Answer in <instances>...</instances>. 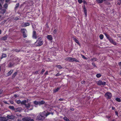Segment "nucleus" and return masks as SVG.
<instances>
[{
    "mask_svg": "<svg viewBox=\"0 0 121 121\" xmlns=\"http://www.w3.org/2000/svg\"><path fill=\"white\" fill-rule=\"evenodd\" d=\"M42 38L41 37H39L36 42H35V44L36 46H40L43 43V41L41 40Z\"/></svg>",
    "mask_w": 121,
    "mask_h": 121,
    "instance_id": "obj_1",
    "label": "nucleus"
},
{
    "mask_svg": "<svg viewBox=\"0 0 121 121\" xmlns=\"http://www.w3.org/2000/svg\"><path fill=\"white\" fill-rule=\"evenodd\" d=\"M50 113L49 112L46 113L45 111H44L40 113L39 114L41 115V116L44 119Z\"/></svg>",
    "mask_w": 121,
    "mask_h": 121,
    "instance_id": "obj_2",
    "label": "nucleus"
},
{
    "mask_svg": "<svg viewBox=\"0 0 121 121\" xmlns=\"http://www.w3.org/2000/svg\"><path fill=\"white\" fill-rule=\"evenodd\" d=\"M22 32V33L23 37L24 38L26 37L27 35L26 34L27 31L25 29H21Z\"/></svg>",
    "mask_w": 121,
    "mask_h": 121,
    "instance_id": "obj_3",
    "label": "nucleus"
},
{
    "mask_svg": "<svg viewBox=\"0 0 121 121\" xmlns=\"http://www.w3.org/2000/svg\"><path fill=\"white\" fill-rule=\"evenodd\" d=\"M111 94L110 93L107 92L105 95V96L107 99H110L112 97Z\"/></svg>",
    "mask_w": 121,
    "mask_h": 121,
    "instance_id": "obj_4",
    "label": "nucleus"
},
{
    "mask_svg": "<svg viewBox=\"0 0 121 121\" xmlns=\"http://www.w3.org/2000/svg\"><path fill=\"white\" fill-rule=\"evenodd\" d=\"M22 120L23 121H34L33 119H31V118L29 117H27L23 118Z\"/></svg>",
    "mask_w": 121,
    "mask_h": 121,
    "instance_id": "obj_5",
    "label": "nucleus"
},
{
    "mask_svg": "<svg viewBox=\"0 0 121 121\" xmlns=\"http://www.w3.org/2000/svg\"><path fill=\"white\" fill-rule=\"evenodd\" d=\"M106 83L105 82H102L100 80H99L98 81L97 84L98 85H105Z\"/></svg>",
    "mask_w": 121,
    "mask_h": 121,
    "instance_id": "obj_6",
    "label": "nucleus"
},
{
    "mask_svg": "<svg viewBox=\"0 0 121 121\" xmlns=\"http://www.w3.org/2000/svg\"><path fill=\"white\" fill-rule=\"evenodd\" d=\"M7 118H8V120L9 119H14L15 117L12 115H8L7 116Z\"/></svg>",
    "mask_w": 121,
    "mask_h": 121,
    "instance_id": "obj_7",
    "label": "nucleus"
},
{
    "mask_svg": "<svg viewBox=\"0 0 121 121\" xmlns=\"http://www.w3.org/2000/svg\"><path fill=\"white\" fill-rule=\"evenodd\" d=\"M0 120L2 121H6L8 120V118L7 117H1L0 116Z\"/></svg>",
    "mask_w": 121,
    "mask_h": 121,
    "instance_id": "obj_8",
    "label": "nucleus"
},
{
    "mask_svg": "<svg viewBox=\"0 0 121 121\" xmlns=\"http://www.w3.org/2000/svg\"><path fill=\"white\" fill-rule=\"evenodd\" d=\"M33 38L35 39L37 38V36L36 32L35 31H34L32 35Z\"/></svg>",
    "mask_w": 121,
    "mask_h": 121,
    "instance_id": "obj_9",
    "label": "nucleus"
},
{
    "mask_svg": "<svg viewBox=\"0 0 121 121\" xmlns=\"http://www.w3.org/2000/svg\"><path fill=\"white\" fill-rule=\"evenodd\" d=\"M110 42L112 44H113L114 45H116L117 44L111 38L109 40Z\"/></svg>",
    "mask_w": 121,
    "mask_h": 121,
    "instance_id": "obj_10",
    "label": "nucleus"
},
{
    "mask_svg": "<svg viewBox=\"0 0 121 121\" xmlns=\"http://www.w3.org/2000/svg\"><path fill=\"white\" fill-rule=\"evenodd\" d=\"M25 106L28 109H29L31 107V108L30 109V110H31L33 109V107L30 104H26V105H25Z\"/></svg>",
    "mask_w": 121,
    "mask_h": 121,
    "instance_id": "obj_11",
    "label": "nucleus"
},
{
    "mask_svg": "<svg viewBox=\"0 0 121 121\" xmlns=\"http://www.w3.org/2000/svg\"><path fill=\"white\" fill-rule=\"evenodd\" d=\"M72 57H67L65 58V60L66 61H68L69 62H71Z\"/></svg>",
    "mask_w": 121,
    "mask_h": 121,
    "instance_id": "obj_12",
    "label": "nucleus"
},
{
    "mask_svg": "<svg viewBox=\"0 0 121 121\" xmlns=\"http://www.w3.org/2000/svg\"><path fill=\"white\" fill-rule=\"evenodd\" d=\"M79 61L76 58H72V62H79Z\"/></svg>",
    "mask_w": 121,
    "mask_h": 121,
    "instance_id": "obj_13",
    "label": "nucleus"
},
{
    "mask_svg": "<svg viewBox=\"0 0 121 121\" xmlns=\"http://www.w3.org/2000/svg\"><path fill=\"white\" fill-rule=\"evenodd\" d=\"M14 61L17 64H18L19 62V60H18V58L17 57L15 58Z\"/></svg>",
    "mask_w": 121,
    "mask_h": 121,
    "instance_id": "obj_14",
    "label": "nucleus"
},
{
    "mask_svg": "<svg viewBox=\"0 0 121 121\" xmlns=\"http://www.w3.org/2000/svg\"><path fill=\"white\" fill-rule=\"evenodd\" d=\"M47 38L48 39L50 40H52L53 39L52 36L51 35H48Z\"/></svg>",
    "mask_w": 121,
    "mask_h": 121,
    "instance_id": "obj_15",
    "label": "nucleus"
},
{
    "mask_svg": "<svg viewBox=\"0 0 121 121\" xmlns=\"http://www.w3.org/2000/svg\"><path fill=\"white\" fill-rule=\"evenodd\" d=\"M97 2L99 3H101L103 2V1H105V0H96Z\"/></svg>",
    "mask_w": 121,
    "mask_h": 121,
    "instance_id": "obj_16",
    "label": "nucleus"
},
{
    "mask_svg": "<svg viewBox=\"0 0 121 121\" xmlns=\"http://www.w3.org/2000/svg\"><path fill=\"white\" fill-rule=\"evenodd\" d=\"M44 103L45 102L44 101L42 100L41 101H39L38 104L39 105H40L44 104Z\"/></svg>",
    "mask_w": 121,
    "mask_h": 121,
    "instance_id": "obj_17",
    "label": "nucleus"
},
{
    "mask_svg": "<svg viewBox=\"0 0 121 121\" xmlns=\"http://www.w3.org/2000/svg\"><path fill=\"white\" fill-rule=\"evenodd\" d=\"M13 71V70L11 69L7 73V75L8 76H9L11 75Z\"/></svg>",
    "mask_w": 121,
    "mask_h": 121,
    "instance_id": "obj_18",
    "label": "nucleus"
},
{
    "mask_svg": "<svg viewBox=\"0 0 121 121\" xmlns=\"http://www.w3.org/2000/svg\"><path fill=\"white\" fill-rule=\"evenodd\" d=\"M27 101L26 100H24L21 102V103L22 104H24L25 105H26V103Z\"/></svg>",
    "mask_w": 121,
    "mask_h": 121,
    "instance_id": "obj_19",
    "label": "nucleus"
},
{
    "mask_svg": "<svg viewBox=\"0 0 121 121\" xmlns=\"http://www.w3.org/2000/svg\"><path fill=\"white\" fill-rule=\"evenodd\" d=\"M37 118L39 120H41L43 119L42 117L41 116V115L39 114L37 116Z\"/></svg>",
    "mask_w": 121,
    "mask_h": 121,
    "instance_id": "obj_20",
    "label": "nucleus"
},
{
    "mask_svg": "<svg viewBox=\"0 0 121 121\" xmlns=\"http://www.w3.org/2000/svg\"><path fill=\"white\" fill-rule=\"evenodd\" d=\"M5 12V10L4 9H2L0 10V13L1 14H3Z\"/></svg>",
    "mask_w": 121,
    "mask_h": 121,
    "instance_id": "obj_21",
    "label": "nucleus"
},
{
    "mask_svg": "<svg viewBox=\"0 0 121 121\" xmlns=\"http://www.w3.org/2000/svg\"><path fill=\"white\" fill-rule=\"evenodd\" d=\"M7 57V55L6 54H3L1 57V59H2L3 58H4L6 57Z\"/></svg>",
    "mask_w": 121,
    "mask_h": 121,
    "instance_id": "obj_22",
    "label": "nucleus"
},
{
    "mask_svg": "<svg viewBox=\"0 0 121 121\" xmlns=\"http://www.w3.org/2000/svg\"><path fill=\"white\" fill-rule=\"evenodd\" d=\"M17 74V72H16L12 76V77L13 78H14L16 76Z\"/></svg>",
    "mask_w": 121,
    "mask_h": 121,
    "instance_id": "obj_23",
    "label": "nucleus"
},
{
    "mask_svg": "<svg viewBox=\"0 0 121 121\" xmlns=\"http://www.w3.org/2000/svg\"><path fill=\"white\" fill-rule=\"evenodd\" d=\"M74 40L75 42L78 44L79 45L80 43L78 42V40H77L76 39L74 38Z\"/></svg>",
    "mask_w": 121,
    "mask_h": 121,
    "instance_id": "obj_24",
    "label": "nucleus"
},
{
    "mask_svg": "<svg viewBox=\"0 0 121 121\" xmlns=\"http://www.w3.org/2000/svg\"><path fill=\"white\" fill-rule=\"evenodd\" d=\"M99 37L100 39H103L104 38V36L102 34H100L99 36Z\"/></svg>",
    "mask_w": 121,
    "mask_h": 121,
    "instance_id": "obj_25",
    "label": "nucleus"
},
{
    "mask_svg": "<svg viewBox=\"0 0 121 121\" xmlns=\"http://www.w3.org/2000/svg\"><path fill=\"white\" fill-rule=\"evenodd\" d=\"M63 119L65 120L66 121H70L69 119L67 118V117H65L63 118Z\"/></svg>",
    "mask_w": 121,
    "mask_h": 121,
    "instance_id": "obj_26",
    "label": "nucleus"
},
{
    "mask_svg": "<svg viewBox=\"0 0 121 121\" xmlns=\"http://www.w3.org/2000/svg\"><path fill=\"white\" fill-rule=\"evenodd\" d=\"M101 76V74L100 73L97 74L96 75V77L98 78H99Z\"/></svg>",
    "mask_w": 121,
    "mask_h": 121,
    "instance_id": "obj_27",
    "label": "nucleus"
},
{
    "mask_svg": "<svg viewBox=\"0 0 121 121\" xmlns=\"http://www.w3.org/2000/svg\"><path fill=\"white\" fill-rule=\"evenodd\" d=\"M14 65V64L12 63L11 62H10L9 66V67H12Z\"/></svg>",
    "mask_w": 121,
    "mask_h": 121,
    "instance_id": "obj_28",
    "label": "nucleus"
},
{
    "mask_svg": "<svg viewBox=\"0 0 121 121\" xmlns=\"http://www.w3.org/2000/svg\"><path fill=\"white\" fill-rule=\"evenodd\" d=\"M33 102H34V104L35 105H39V104H38L39 101H34Z\"/></svg>",
    "mask_w": 121,
    "mask_h": 121,
    "instance_id": "obj_29",
    "label": "nucleus"
},
{
    "mask_svg": "<svg viewBox=\"0 0 121 121\" xmlns=\"http://www.w3.org/2000/svg\"><path fill=\"white\" fill-rule=\"evenodd\" d=\"M60 89V88H58L57 89L54 90V92H56L57 91Z\"/></svg>",
    "mask_w": 121,
    "mask_h": 121,
    "instance_id": "obj_30",
    "label": "nucleus"
},
{
    "mask_svg": "<svg viewBox=\"0 0 121 121\" xmlns=\"http://www.w3.org/2000/svg\"><path fill=\"white\" fill-rule=\"evenodd\" d=\"M91 60L92 61H95L97 60V59L96 58H91Z\"/></svg>",
    "mask_w": 121,
    "mask_h": 121,
    "instance_id": "obj_31",
    "label": "nucleus"
},
{
    "mask_svg": "<svg viewBox=\"0 0 121 121\" xmlns=\"http://www.w3.org/2000/svg\"><path fill=\"white\" fill-rule=\"evenodd\" d=\"M116 100L118 102H120L121 101L120 99L119 98H117L116 99Z\"/></svg>",
    "mask_w": 121,
    "mask_h": 121,
    "instance_id": "obj_32",
    "label": "nucleus"
},
{
    "mask_svg": "<svg viewBox=\"0 0 121 121\" xmlns=\"http://www.w3.org/2000/svg\"><path fill=\"white\" fill-rule=\"evenodd\" d=\"M9 108L10 109H12V110H14V107L13 106H10L9 107Z\"/></svg>",
    "mask_w": 121,
    "mask_h": 121,
    "instance_id": "obj_33",
    "label": "nucleus"
},
{
    "mask_svg": "<svg viewBox=\"0 0 121 121\" xmlns=\"http://www.w3.org/2000/svg\"><path fill=\"white\" fill-rule=\"evenodd\" d=\"M121 4V0H118L117 4L119 5H120Z\"/></svg>",
    "mask_w": 121,
    "mask_h": 121,
    "instance_id": "obj_34",
    "label": "nucleus"
},
{
    "mask_svg": "<svg viewBox=\"0 0 121 121\" xmlns=\"http://www.w3.org/2000/svg\"><path fill=\"white\" fill-rule=\"evenodd\" d=\"M19 3H18L16 5V6L15 8V9H17V8L19 7Z\"/></svg>",
    "mask_w": 121,
    "mask_h": 121,
    "instance_id": "obj_35",
    "label": "nucleus"
},
{
    "mask_svg": "<svg viewBox=\"0 0 121 121\" xmlns=\"http://www.w3.org/2000/svg\"><path fill=\"white\" fill-rule=\"evenodd\" d=\"M56 66L57 68H59L60 69H61L62 68V67H61V66L60 65H56Z\"/></svg>",
    "mask_w": 121,
    "mask_h": 121,
    "instance_id": "obj_36",
    "label": "nucleus"
},
{
    "mask_svg": "<svg viewBox=\"0 0 121 121\" xmlns=\"http://www.w3.org/2000/svg\"><path fill=\"white\" fill-rule=\"evenodd\" d=\"M107 39H108L109 40V39H110L111 38L108 35H107L106 36Z\"/></svg>",
    "mask_w": 121,
    "mask_h": 121,
    "instance_id": "obj_37",
    "label": "nucleus"
},
{
    "mask_svg": "<svg viewBox=\"0 0 121 121\" xmlns=\"http://www.w3.org/2000/svg\"><path fill=\"white\" fill-rule=\"evenodd\" d=\"M16 102L17 104H19L20 103H21V101L20 100H17Z\"/></svg>",
    "mask_w": 121,
    "mask_h": 121,
    "instance_id": "obj_38",
    "label": "nucleus"
},
{
    "mask_svg": "<svg viewBox=\"0 0 121 121\" xmlns=\"http://www.w3.org/2000/svg\"><path fill=\"white\" fill-rule=\"evenodd\" d=\"M57 31V30L56 29H55L53 31V32L54 34H55L56 33Z\"/></svg>",
    "mask_w": 121,
    "mask_h": 121,
    "instance_id": "obj_39",
    "label": "nucleus"
},
{
    "mask_svg": "<svg viewBox=\"0 0 121 121\" xmlns=\"http://www.w3.org/2000/svg\"><path fill=\"white\" fill-rule=\"evenodd\" d=\"M45 70L44 69H43L41 72V73L42 74H43V73L45 71Z\"/></svg>",
    "mask_w": 121,
    "mask_h": 121,
    "instance_id": "obj_40",
    "label": "nucleus"
},
{
    "mask_svg": "<svg viewBox=\"0 0 121 121\" xmlns=\"http://www.w3.org/2000/svg\"><path fill=\"white\" fill-rule=\"evenodd\" d=\"M25 26H28L30 25V24L29 23H26L25 24Z\"/></svg>",
    "mask_w": 121,
    "mask_h": 121,
    "instance_id": "obj_41",
    "label": "nucleus"
},
{
    "mask_svg": "<svg viewBox=\"0 0 121 121\" xmlns=\"http://www.w3.org/2000/svg\"><path fill=\"white\" fill-rule=\"evenodd\" d=\"M4 7L5 8H7L8 7V5L7 4H5L4 5Z\"/></svg>",
    "mask_w": 121,
    "mask_h": 121,
    "instance_id": "obj_42",
    "label": "nucleus"
},
{
    "mask_svg": "<svg viewBox=\"0 0 121 121\" xmlns=\"http://www.w3.org/2000/svg\"><path fill=\"white\" fill-rule=\"evenodd\" d=\"M78 2L80 4L82 2V0H78Z\"/></svg>",
    "mask_w": 121,
    "mask_h": 121,
    "instance_id": "obj_43",
    "label": "nucleus"
},
{
    "mask_svg": "<svg viewBox=\"0 0 121 121\" xmlns=\"http://www.w3.org/2000/svg\"><path fill=\"white\" fill-rule=\"evenodd\" d=\"M7 39V37H4L2 38V39L3 40H5L6 39Z\"/></svg>",
    "mask_w": 121,
    "mask_h": 121,
    "instance_id": "obj_44",
    "label": "nucleus"
},
{
    "mask_svg": "<svg viewBox=\"0 0 121 121\" xmlns=\"http://www.w3.org/2000/svg\"><path fill=\"white\" fill-rule=\"evenodd\" d=\"M82 58H84L85 59H86V57L85 56L83 55H82Z\"/></svg>",
    "mask_w": 121,
    "mask_h": 121,
    "instance_id": "obj_45",
    "label": "nucleus"
},
{
    "mask_svg": "<svg viewBox=\"0 0 121 121\" xmlns=\"http://www.w3.org/2000/svg\"><path fill=\"white\" fill-rule=\"evenodd\" d=\"M61 74H60L59 73H58L56 75V76H58L60 75Z\"/></svg>",
    "mask_w": 121,
    "mask_h": 121,
    "instance_id": "obj_46",
    "label": "nucleus"
},
{
    "mask_svg": "<svg viewBox=\"0 0 121 121\" xmlns=\"http://www.w3.org/2000/svg\"><path fill=\"white\" fill-rule=\"evenodd\" d=\"M15 52H19L20 51L19 50L17 49H15Z\"/></svg>",
    "mask_w": 121,
    "mask_h": 121,
    "instance_id": "obj_47",
    "label": "nucleus"
},
{
    "mask_svg": "<svg viewBox=\"0 0 121 121\" xmlns=\"http://www.w3.org/2000/svg\"><path fill=\"white\" fill-rule=\"evenodd\" d=\"M14 97L16 98L18 97L19 96H18L17 95H16V94H15V95H14Z\"/></svg>",
    "mask_w": 121,
    "mask_h": 121,
    "instance_id": "obj_48",
    "label": "nucleus"
},
{
    "mask_svg": "<svg viewBox=\"0 0 121 121\" xmlns=\"http://www.w3.org/2000/svg\"><path fill=\"white\" fill-rule=\"evenodd\" d=\"M84 13H85V12H87L86 9L85 8H84Z\"/></svg>",
    "mask_w": 121,
    "mask_h": 121,
    "instance_id": "obj_49",
    "label": "nucleus"
},
{
    "mask_svg": "<svg viewBox=\"0 0 121 121\" xmlns=\"http://www.w3.org/2000/svg\"><path fill=\"white\" fill-rule=\"evenodd\" d=\"M92 65L93 66H95V65L94 63H92Z\"/></svg>",
    "mask_w": 121,
    "mask_h": 121,
    "instance_id": "obj_50",
    "label": "nucleus"
},
{
    "mask_svg": "<svg viewBox=\"0 0 121 121\" xmlns=\"http://www.w3.org/2000/svg\"><path fill=\"white\" fill-rule=\"evenodd\" d=\"M64 99L62 98H60L59 99V100L60 101H63V100Z\"/></svg>",
    "mask_w": 121,
    "mask_h": 121,
    "instance_id": "obj_51",
    "label": "nucleus"
},
{
    "mask_svg": "<svg viewBox=\"0 0 121 121\" xmlns=\"http://www.w3.org/2000/svg\"><path fill=\"white\" fill-rule=\"evenodd\" d=\"M45 74L46 75L48 74V71H47L45 73Z\"/></svg>",
    "mask_w": 121,
    "mask_h": 121,
    "instance_id": "obj_52",
    "label": "nucleus"
},
{
    "mask_svg": "<svg viewBox=\"0 0 121 121\" xmlns=\"http://www.w3.org/2000/svg\"><path fill=\"white\" fill-rule=\"evenodd\" d=\"M84 13L85 14V17L87 15V12H85Z\"/></svg>",
    "mask_w": 121,
    "mask_h": 121,
    "instance_id": "obj_53",
    "label": "nucleus"
},
{
    "mask_svg": "<svg viewBox=\"0 0 121 121\" xmlns=\"http://www.w3.org/2000/svg\"><path fill=\"white\" fill-rule=\"evenodd\" d=\"M2 8V6L1 5L0 3V9H1Z\"/></svg>",
    "mask_w": 121,
    "mask_h": 121,
    "instance_id": "obj_54",
    "label": "nucleus"
},
{
    "mask_svg": "<svg viewBox=\"0 0 121 121\" xmlns=\"http://www.w3.org/2000/svg\"><path fill=\"white\" fill-rule=\"evenodd\" d=\"M104 34L106 36L107 35H108L106 33H104Z\"/></svg>",
    "mask_w": 121,
    "mask_h": 121,
    "instance_id": "obj_55",
    "label": "nucleus"
},
{
    "mask_svg": "<svg viewBox=\"0 0 121 121\" xmlns=\"http://www.w3.org/2000/svg\"><path fill=\"white\" fill-rule=\"evenodd\" d=\"M70 109L71 111H73V108H70Z\"/></svg>",
    "mask_w": 121,
    "mask_h": 121,
    "instance_id": "obj_56",
    "label": "nucleus"
},
{
    "mask_svg": "<svg viewBox=\"0 0 121 121\" xmlns=\"http://www.w3.org/2000/svg\"><path fill=\"white\" fill-rule=\"evenodd\" d=\"M119 65H121V62H119V64H118Z\"/></svg>",
    "mask_w": 121,
    "mask_h": 121,
    "instance_id": "obj_57",
    "label": "nucleus"
},
{
    "mask_svg": "<svg viewBox=\"0 0 121 121\" xmlns=\"http://www.w3.org/2000/svg\"><path fill=\"white\" fill-rule=\"evenodd\" d=\"M2 90H0V94L2 93Z\"/></svg>",
    "mask_w": 121,
    "mask_h": 121,
    "instance_id": "obj_58",
    "label": "nucleus"
},
{
    "mask_svg": "<svg viewBox=\"0 0 121 121\" xmlns=\"http://www.w3.org/2000/svg\"><path fill=\"white\" fill-rule=\"evenodd\" d=\"M115 114H116V115H117L118 112H115Z\"/></svg>",
    "mask_w": 121,
    "mask_h": 121,
    "instance_id": "obj_59",
    "label": "nucleus"
},
{
    "mask_svg": "<svg viewBox=\"0 0 121 121\" xmlns=\"http://www.w3.org/2000/svg\"><path fill=\"white\" fill-rule=\"evenodd\" d=\"M112 109L113 110L115 109V108H114V107H112Z\"/></svg>",
    "mask_w": 121,
    "mask_h": 121,
    "instance_id": "obj_60",
    "label": "nucleus"
},
{
    "mask_svg": "<svg viewBox=\"0 0 121 121\" xmlns=\"http://www.w3.org/2000/svg\"><path fill=\"white\" fill-rule=\"evenodd\" d=\"M18 18L17 17L15 18V19L16 20H18Z\"/></svg>",
    "mask_w": 121,
    "mask_h": 121,
    "instance_id": "obj_61",
    "label": "nucleus"
},
{
    "mask_svg": "<svg viewBox=\"0 0 121 121\" xmlns=\"http://www.w3.org/2000/svg\"><path fill=\"white\" fill-rule=\"evenodd\" d=\"M10 0H6V1L7 2H8Z\"/></svg>",
    "mask_w": 121,
    "mask_h": 121,
    "instance_id": "obj_62",
    "label": "nucleus"
},
{
    "mask_svg": "<svg viewBox=\"0 0 121 121\" xmlns=\"http://www.w3.org/2000/svg\"><path fill=\"white\" fill-rule=\"evenodd\" d=\"M1 30H0V34H1Z\"/></svg>",
    "mask_w": 121,
    "mask_h": 121,
    "instance_id": "obj_63",
    "label": "nucleus"
},
{
    "mask_svg": "<svg viewBox=\"0 0 121 121\" xmlns=\"http://www.w3.org/2000/svg\"><path fill=\"white\" fill-rule=\"evenodd\" d=\"M12 104H13V101H11V102H10Z\"/></svg>",
    "mask_w": 121,
    "mask_h": 121,
    "instance_id": "obj_64",
    "label": "nucleus"
}]
</instances>
